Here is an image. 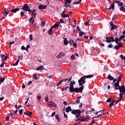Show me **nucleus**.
Instances as JSON below:
<instances>
[{
    "label": "nucleus",
    "mask_w": 125,
    "mask_h": 125,
    "mask_svg": "<svg viewBox=\"0 0 125 125\" xmlns=\"http://www.w3.org/2000/svg\"><path fill=\"white\" fill-rule=\"evenodd\" d=\"M29 38H30V41L33 40V35H32V34L30 35Z\"/></svg>",
    "instance_id": "nucleus-50"
},
{
    "label": "nucleus",
    "mask_w": 125,
    "mask_h": 125,
    "mask_svg": "<svg viewBox=\"0 0 125 125\" xmlns=\"http://www.w3.org/2000/svg\"><path fill=\"white\" fill-rule=\"evenodd\" d=\"M54 116H55V112L52 113L51 117H54Z\"/></svg>",
    "instance_id": "nucleus-62"
},
{
    "label": "nucleus",
    "mask_w": 125,
    "mask_h": 125,
    "mask_svg": "<svg viewBox=\"0 0 125 125\" xmlns=\"http://www.w3.org/2000/svg\"><path fill=\"white\" fill-rule=\"evenodd\" d=\"M32 81H29L27 83V85H30V84H32Z\"/></svg>",
    "instance_id": "nucleus-60"
},
{
    "label": "nucleus",
    "mask_w": 125,
    "mask_h": 125,
    "mask_svg": "<svg viewBox=\"0 0 125 125\" xmlns=\"http://www.w3.org/2000/svg\"><path fill=\"white\" fill-rule=\"evenodd\" d=\"M120 10L121 11H124L125 12V8L124 6L120 7Z\"/></svg>",
    "instance_id": "nucleus-31"
},
{
    "label": "nucleus",
    "mask_w": 125,
    "mask_h": 125,
    "mask_svg": "<svg viewBox=\"0 0 125 125\" xmlns=\"http://www.w3.org/2000/svg\"><path fill=\"white\" fill-rule=\"evenodd\" d=\"M71 59H72V60H74L75 57V55H72L71 56Z\"/></svg>",
    "instance_id": "nucleus-51"
},
{
    "label": "nucleus",
    "mask_w": 125,
    "mask_h": 125,
    "mask_svg": "<svg viewBox=\"0 0 125 125\" xmlns=\"http://www.w3.org/2000/svg\"><path fill=\"white\" fill-rule=\"evenodd\" d=\"M83 34H84V32L80 31V32L79 33L80 37H83Z\"/></svg>",
    "instance_id": "nucleus-43"
},
{
    "label": "nucleus",
    "mask_w": 125,
    "mask_h": 125,
    "mask_svg": "<svg viewBox=\"0 0 125 125\" xmlns=\"http://www.w3.org/2000/svg\"><path fill=\"white\" fill-rule=\"evenodd\" d=\"M32 114H33V112H30V111H27V113H26L27 116H29V115L31 116Z\"/></svg>",
    "instance_id": "nucleus-32"
},
{
    "label": "nucleus",
    "mask_w": 125,
    "mask_h": 125,
    "mask_svg": "<svg viewBox=\"0 0 125 125\" xmlns=\"http://www.w3.org/2000/svg\"><path fill=\"white\" fill-rule=\"evenodd\" d=\"M71 113L72 114H74V115H76V121L77 122H79V123H80V122H82V119H81V117H80V115H81V114L82 113V111H81V110H73Z\"/></svg>",
    "instance_id": "nucleus-4"
},
{
    "label": "nucleus",
    "mask_w": 125,
    "mask_h": 125,
    "mask_svg": "<svg viewBox=\"0 0 125 125\" xmlns=\"http://www.w3.org/2000/svg\"><path fill=\"white\" fill-rule=\"evenodd\" d=\"M47 7V5L40 4L39 5V9H45Z\"/></svg>",
    "instance_id": "nucleus-14"
},
{
    "label": "nucleus",
    "mask_w": 125,
    "mask_h": 125,
    "mask_svg": "<svg viewBox=\"0 0 125 125\" xmlns=\"http://www.w3.org/2000/svg\"><path fill=\"white\" fill-rule=\"evenodd\" d=\"M76 83V82L75 81H71L70 84H69L70 85H73V84H75Z\"/></svg>",
    "instance_id": "nucleus-40"
},
{
    "label": "nucleus",
    "mask_w": 125,
    "mask_h": 125,
    "mask_svg": "<svg viewBox=\"0 0 125 125\" xmlns=\"http://www.w3.org/2000/svg\"><path fill=\"white\" fill-rule=\"evenodd\" d=\"M118 46V47L120 48V47H122L123 45L122 44V43H119Z\"/></svg>",
    "instance_id": "nucleus-58"
},
{
    "label": "nucleus",
    "mask_w": 125,
    "mask_h": 125,
    "mask_svg": "<svg viewBox=\"0 0 125 125\" xmlns=\"http://www.w3.org/2000/svg\"><path fill=\"white\" fill-rule=\"evenodd\" d=\"M18 63H19V59H17V61L16 62V63H15L13 65V66H17L18 65Z\"/></svg>",
    "instance_id": "nucleus-30"
},
{
    "label": "nucleus",
    "mask_w": 125,
    "mask_h": 125,
    "mask_svg": "<svg viewBox=\"0 0 125 125\" xmlns=\"http://www.w3.org/2000/svg\"><path fill=\"white\" fill-rule=\"evenodd\" d=\"M111 27V31H113L114 29H117L118 28V26L117 25H114V24L113 23V22L111 21L109 23Z\"/></svg>",
    "instance_id": "nucleus-12"
},
{
    "label": "nucleus",
    "mask_w": 125,
    "mask_h": 125,
    "mask_svg": "<svg viewBox=\"0 0 125 125\" xmlns=\"http://www.w3.org/2000/svg\"><path fill=\"white\" fill-rule=\"evenodd\" d=\"M71 42H73V45L75 47H77V43H74V41H73V40H71Z\"/></svg>",
    "instance_id": "nucleus-39"
},
{
    "label": "nucleus",
    "mask_w": 125,
    "mask_h": 125,
    "mask_svg": "<svg viewBox=\"0 0 125 125\" xmlns=\"http://www.w3.org/2000/svg\"><path fill=\"white\" fill-rule=\"evenodd\" d=\"M115 20H117V17L116 16H114L112 18V21H115Z\"/></svg>",
    "instance_id": "nucleus-46"
},
{
    "label": "nucleus",
    "mask_w": 125,
    "mask_h": 125,
    "mask_svg": "<svg viewBox=\"0 0 125 125\" xmlns=\"http://www.w3.org/2000/svg\"><path fill=\"white\" fill-rule=\"evenodd\" d=\"M60 23H64V20H63L62 19H61L60 20Z\"/></svg>",
    "instance_id": "nucleus-59"
},
{
    "label": "nucleus",
    "mask_w": 125,
    "mask_h": 125,
    "mask_svg": "<svg viewBox=\"0 0 125 125\" xmlns=\"http://www.w3.org/2000/svg\"><path fill=\"white\" fill-rule=\"evenodd\" d=\"M33 78L35 80H38V78L37 77V73H34L33 74Z\"/></svg>",
    "instance_id": "nucleus-34"
},
{
    "label": "nucleus",
    "mask_w": 125,
    "mask_h": 125,
    "mask_svg": "<svg viewBox=\"0 0 125 125\" xmlns=\"http://www.w3.org/2000/svg\"><path fill=\"white\" fill-rule=\"evenodd\" d=\"M112 47H113V45H112V44H110L109 45H108V48H112Z\"/></svg>",
    "instance_id": "nucleus-55"
},
{
    "label": "nucleus",
    "mask_w": 125,
    "mask_h": 125,
    "mask_svg": "<svg viewBox=\"0 0 125 125\" xmlns=\"http://www.w3.org/2000/svg\"><path fill=\"white\" fill-rule=\"evenodd\" d=\"M115 103V101H112L111 103H110L109 104V106L110 107H112V106H113V105H114V104Z\"/></svg>",
    "instance_id": "nucleus-36"
},
{
    "label": "nucleus",
    "mask_w": 125,
    "mask_h": 125,
    "mask_svg": "<svg viewBox=\"0 0 125 125\" xmlns=\"http://www.w3.org/2000/svg\"><path fill=\"white\" fill-rule=\"evenodd\" d=\"M81 1L82 0H79V1L74 2V4H79V3H81Z\"/></svg>",
    "instance_id": "nucleus-33"
},
{
    "label": "nucleus",
    "mask_w": 125,
    "mask_h": 125,
    "mask_svg": "<svg viewBox=\"0 0 125 125\" xmlns=\"http://www.w3.org/2000/svg\"><path fill=\"white\" fill-rule=\"evenodd\" d=\"M111 101H112V99L109 98L107 100L106 102H111Z\"/></svg>",
    "instance_id": "nucleus-47"
},
{
    "label": "nucleus",
    "mask_w": 125,
    "mask_h": 125,
    "mask_svg": "<svg viewBox=\"0 0 125 125\" xmlns=\"http://www.w3.org/2000/svg\"><path fill=\"white\" fill-rule=\"evenodd\" d=\"M48 106H50V107H56V106H57V104H55V103L52 102V101H50V102H48Z\"/></svg>",
    "instance_id": "nucleus-8"
},
{
    "label": "nucleus",
    "mask_w": 125,
    "mask_h": 125,
    "mask_svg": "<svg viewBox=\"0 0 125 125\" xmlns=\"http://www.w3.org/2000/svg\"><path fill=\"white\" fill-rule=\"evenodd\" d=\"M55 118L57 120L58 122H60V117H59V115L58 114H56L55 115Z\"/></svg>",
    "instance_id": "nucleus-24"
},
{
    "label": "nucleus",
    "mask_w": 125,
    "mask_h": 125,
    "mask_svg": "<svg viewBox=\"0 0 125 125\" xmlns=\"http://www.w3.org/2000/svg\"><path fill=\"white\" fill-rule=\"evenodd\" d=\"M114 8H115V4H114L113 3L111 4V5L109 8H106L105 9L107 10H111V9H112L113 10H114Z\"/></svg>",
    "instance_id": "nucleus-13"
},
{
    "label": "nucleus",
    "mask_w": 125,
    "mask_h": 125,
    "mask_svg": "<svg viewBox=\"0 0 125 125\" xmlns=\"http://www.w3.org/2000/svg\"><path fill=\"white\" fill-rule=\"evenodd\" d=\"M72 110V108H71V106H68L66 108V112L67 113H69V112H70V111H71Z\"/></svg>",
    "instance_id": "nucleus-23"
},
{
    "label": "nucleus",
    "mask_w": 125,
    "mask_h": 125,
    "mask_svg": "<svg viewBox=\"0 0 125 125\" xmlns=\"http://www.w3.org/2000/svg\"><path fill=\"white\" fill-rule=\"evenodd\" d=\"M0 82L1 83H3V82H4V78H1L0 79Z\"/></svg>",
    "instance_id": "nucleus-49"
},
{
    "label": "nucleus",
    "mask_w": 125,
    "mask_h": 125,
    "mask_svg": "<svg viewBox=\"0 0 125 125\" xmlns=\"http://www.w3.org/2000/svg\"><path fill=\"white\" fill-rule=\"evenodd\" d=\"M61 83H62V82H61V81L59 83H57V86H58L59 85H60V84H61Z\"/></svg>",
    "instance_id": "nucleus-53"
},
{
    "label": "nucleus",
    "mask_w": 125,
    "mask_h": 125,
    "mask_svg": "<svg viewBox=\"0 0 125 125\" xmlns=\"http://www.w3.org/2000/svg\"><path fill=\"white\" fill-rule=\"evenodd\" d=\"M62 17H63V18H66V17H69V15H65L64 14V13H62V14H61Z\"/></svg>",
    "instance_id": "nucleus-25"
},
{
    "label": "nucleus",
    "mask_w": 125,
    "mask_h": 125,
    "mask_svg": "<svg viewBox=\"0 0 125 125\" xmlns=\"http://www.w3.org/2000/svg\"><path fill=\"white\" fill-rule=\"evenodd\" d=\"M65 0V7L68 8L69 7V8H71V5H70V3L72 2L71 0Z\"/></svg>",
    "instance_id": "nucleus-6"
},
{
    "label": "nucleus",
    "mask_w": 125,
    "mask_h": 125,
    "mask_svg": "<svg viewBox=\"0 0 125 125\" xmlns=\"http://www.w3.org/2000/svg\"><path fill=\"white\" fill-rule=\"evenodd\" d=\"M106 42H114V38L113 37H107L106 39Z\"/></svg>",
    "instance_id": "nucleus-9"
},
{
    "label": "nucleus",
    "mask_w": 125,
    "mask_h": 125,
    "mask_svg": "<svg viewBox=\"0 0 125 125\" xmlns=\"http://www.w3.org/2000/svg\"><path fill=\"white\" fill-rule=\"evenodd\" d=\"M122 80V77L121 76H119L118 78V80L114 79L113 80V83H114V86H115L116 88H119V84H120V82Z\"/></svg>",
    "instance_id": "nucleus-5"
},
{
    "label": "nucleus",
    "mask_w": 125,
    "mask_h": 125,
    "mask_svg": "<svg viewBox=\"0 0 125 125\" xmlns=\"http://www.w3.org/2000/svg\"><path fill=\"white\" fill-rule=\"evenodd\" d=\"M119 38H116L114 40H113V42H115L116 43H118V41H119Z\"/></svg>",
    "instance_id": "nucleus-44"
},
{
    "label": "nucleus",
    "mask_w": 125,
    "mask_h": 125,
    "mask_svg": "<svg viewBox=\"0 0 125 125\" xmlns=\"http://www.w3.org/2000/svg\"><path fill=\"white\" fill-rule=\"evenodd\" d=\"M118 88H116V86H114L113 88L116 90L117 89H119L120 90V99L118 100L116 103L115 104H117L118 102H120V101H122V99H123V95L125 94V85H122L121 86H120V84H118Z\"/></svg>",
    "instance_id": "nucleus-1"
},
{
    "label": "nucleus",
    "mask_w": 125,
    "mask_h": 125,
    "mask_svg": "<svg viewBox=\"0 0 125 125\" xmlns=\"http://www.w3.org/2000/svg\"><path fill=\"white\" fill-rule=\"evenodd\" d=\"M53 31H54L53 30V28L51 27L48 31L49 35H51V36H52V32H53Z\"/></svg>",
    "instance_id": "nucleus-19"
},
{
    "label": "nucleus",
    "mask_w": 125,
    "mask_h": 125,
    "mask_svg": "<svg viewBox=\"0 0 125 125\" xmlns=\"http://www.w3.org/2000/svg\"><path fill=\"white\" fill-rule=\"evenodd\" d=\"M44 25H45V23L44 22V21H42L41 24V26L43 27Z\"/></svg>",
    "instance_id": "nucleus-45"
},
{
    "label": "nucleus",
    "mask_w": 125,
    "mask_h": 125,
    "mask_svg": "<svg viewBox=\"0 0 125 125\" xmlns=\"http://www.w3.org/2000/svg\"><path fill=\"white\" fill-rule=\"evenodd\" d=\"M21 9L24 11H31V10L29 9V6L27 4H24Z\"/></svg>",
    "instance_id": "nucleus-7"
},
{
    "label": "nucleus",
    "mask_w": 125,
    "mask_h": 125,
    "mask_svg": "<svg viewBox=\"0 0 125 125\" xmlns=\"http://www.w3.org/2000/svg\"><path fill=\"white\" fill-rule=\"evenodd\" d=\"M8 13H9V11H8V12H6V11H5V12H3V14H4V16H5H5H6V15H8Z\"/></svg>",
    "instance_id": "nucleus-29"
},
{
    "label": "nucleus",
    "mask_w": 125,
    "mask_h": 125,
    "mask_svg": "<svg viewBox=\"0 0 125 125\" xmlns=\"http://www.w3.org/2000/svg\"><path fill=\"white\" fill-rule=\"evenodd\" d=\"M42 70H46L45 68H43V65H40L39 67L36 68L37 71H42Z\"/></svg>",
    "instance_id": "nucleus-15"
},
{
    "label": "nucleus",
    "mask_w": 125,
    "mask_h": 125,
    "mask_svg": "<svg viewBox=\"0 0 125 125\" xmlns=\"http://www.w3.org/2000/svg\"><path fill=\"white\" fill-rule=\"evenodd\" d=\"M84 86H82L79 88H74V86L73 85H70L69 91L70 92H80L81 93H83V90Z\"/></svg>",
    "instance_id": "nucleus-2"
},
{
    "label": "nucleus",
    "mask_w": 125,
    "mask_h": 125,
    "mask_svg": "<svg viewBox=\"0 0 125 125\" xmlns=\"http://www.w3.org/2000/svg\"><path fill=\"white\" fill-rule=\"evenodd\" d=\"M93 77V75H88L81 77V79L78 81L79 85H83L85 83V79H89Z\"/></svg>",
    "instance_id": "nucleus-3"
},
{
    "label": "nucleus",
    "mask_w": 125,
    "mask_h": 125,
    "mask_svg": "<svg viewBox=\"0 0 125 125\" xmlns=\"http://www.w3.org/2000/svg\"><path fill=\"white\" fill-rule=\"evenodd\" d=\"M19 113L20 115H22V114H23V109H21L19 111Z\"/></svg>",
    "instance_id": "nucleus-54"
},
{
    "label": "nucleus",
    "mask_w": 125,
    "mask_h": 125,
    "mask_svg": "<svg viewBox=\"0 0 125 125\" xmlns=\"http://www.w3.org/2000/svg\"><path fill=\"white\" fill-rule=\"evenodd\" d=\"M88 22H89V21H87L86 22H85L84 23V25H86V26H88V25H89V24H88Z\"/></svg>",
    "instance_id": "nucleus-63"
},
{
    "label": "nucleus",
    "mask_w": 125,
    "mask_h": 125,
    "mask_svg": "<svg viewBox=\"0 0 125 125\" xmlns=\"http://www.w3.org/2000/svg\"><path fill=\"white\" fill-rule=\"evenodd\" d=\"M94 19V15H91L89 17H88V20L92 21Z\"/></svg>",
    "instance_id": "nucleus-18"
},
{
    "label": "nucleus",
    "mask_w": 125,
    "mask_h": 125,
    "mask_svg": "<svg viewBox=\"0 0 125 125\" xmlns=\"http://www.w3.org/2000/svg\"><path fill=\"white\" fill-rule=\"evenodd\" d=\"M37 97L38 101H40V99L42 98V96H39V95H38Z\"/></svg>",
    "instance_id": "nucleus-41"
},
{
    "label": "nucleus",
    "mask_w": 125,
    "mask_h": 125,
    "mask_svg": "<svg viewBox=\"0 0 125 125\" xmlns=\"http://www.w3.org/2000/svg\"><path fill=\"white\" fill-rule=\"evenodd\" d=\"M34 22H35V20L33 19V18H31L29 20V23L31 25H33L34 24Z\"/></svg>",
    "instance_id": "nucleus-21"
},
{
    "label": "nucleus",
    "mask_w": 125,
    "mask_h": 125,
    "mask_svg": "<svg viewBox=\"0 0 125 125\" xmlns=\"http://www.w3.org/2000/svg\"><path fill=\"white\" fill-rule=\"evenodd\" d=\"M114 48H115V49H119V48H120L118 45H116V46H115Z\"/></svg>",
    "instance_id": "nucleus-56"
},
{
    "label": "nucleus",
    "mask_w": 125,
    "mask_h": 125,
    "mask_svg": "<svg viewBox=\"0 0 125 125\" xmlns=\"http://www.w3.org/2000/svg\"><path fill=\"white\" fill-rule=\"evenodd\" d=\"M21 49H22V50H25L26 49V48L25 47V46H22L21 47Z\"/></svg>",
    "instance_id": "nucleus-57"
},
{
    "label": "nucleus",
    "mask_w": 125,
    "mask_h": 125,
    "mask_svg": "<svg viewBox=\"0 0 125 125\" xmlns=\"http://www.w3.org/2000/svg\"><path fill=\"white\" fill-rule=\"evenodd\" d=\"M18 58L19 60V61H20V60H22L23 59V55H19L18 56Z\"/></svg>",
    "instance_id": "nucleus-26"
},
{
    "label": "nucleus",
    "mask_w": 125,
    "mask_h": 125,
    "mask_svg": "<svg viewBox=\"0 0 125 125\" xmlns=\"http://www.w3.org/2000/svg\"><path fill=\"white\" fill-rule=\"evenodd\" d=\"M84 121H85L86 122H87V121H88V118H83V119H81V122H84Z\"/></svg>",
    "instance_id": "nucleus-35"
},
{
    "label": "nucleus",
    "mask_w": 125,
    "mask_h": 125,
    "mask_svg": "<svg viewBox=\"0 0 125 125\" xmlns=\"http://www.w3.org/2000/svg\"><path fill=\"white\" fill-rule=\"evenodd\" d=\"M117 3L119 4V5H120V6H121V7L123 6V2L119 1Z\"/></svg>",
    "instance_id": "nucleus-42"
},
{
    "label": "nucleus",
    "mask_w": 125,
    "mask_h": 125,
    "mask_svg": "<svg viewBox=\"0 0 125 125\" xmlns=\"http://www.w3.org/2000/svg\"><path fill=\"white\" fill-rule=\"evenodd\" d=\"M19 10H20V9L19 8H16L13 9H12L10 11V12H14V13H16V12H17V11H19Z\"/></svg>",
    "instance_id": "nucleus-17"
},
{
    "label": "nucleus",
    "mask_w": 125,
    "mask_h": 125,
    "mask_svg": "<svg viewBox=\"0 0 125 125\" xmlns=\"http://www.w3.org/2000/svg\"><path fill=\"white\" fill-rule=\"evenodd\" d=\"M5 63V62H3L2 61V63H1V64H0V67H3V65H4V64Z\"/></svg>",
    "instance_id": "nucleus-48"
},
{
    "label": "nucleus",
    "mask_w": 125,
    "mask_h": 125,
    "mask_svg": "<svg viewBox=\"0 0 125 125\" xmlns=\"http://www.w3.org/2000/svg\"><path fill=\"white\" fill-rule=\"evenodd\" d=\"M65 55H66V54L64 53L61 52L57 56V58L59 59V58H61L62 56H65Z\"/></svg>",
    "instance_id": "nucleus-16"
},
{
    "label": "nucleus",
    "mask_w": 125,
    "mask_h": 125,
    "mask_svg": "<svg viewBox=\"0 0 125 125\" xmlns=\"http://www.w3.org/2000/svg\"><path fill=\"white\" fill-rule=\"evenodd\" d=\"M60 25V23L58 22L57 23L55 24L52 27L53 28V29H54V28H58Z\"/></svg>",
    "instance_id": "nucleus-20"
},
{
    "label": "nucleus",
    "mask_w": 125,
    "mask_h": 125,
    "mask_svg": "<svg viewBox=\"0 0 125 125\" xmlns=\"http://www.w3.org/2000/svg\"><path fill=\"white\" fill-rule=\"evenodd\" d=\"M120 1V0H114V3H118Z\"/></svg>",
    "instance_id": "nucleus-52"
},
{
    "label": "nucleus",
    "mask_w": 125,
    "mask_h": 125,
    "mask_svg": "<svg viewBox=\"0 0 125 125\" xmlns=\"http://www.w3.org/2000/svg\"><path fill=\"white\" fill-rule=\"evenodd\" d=\"M71 80H72V77L70 78V79H63L62 80H61L62 83H70L71 82Z\"/></svg>",
    "instance_id": "nucleus-11"
},
{
    "label": "nucleus",
    "mask_w": 125,
    "mask_h": 125,
    "mask_svg": "<svg viewBox=\"0 0 125 125\" xmlns=\"http://www.w3.org/2000/svg\"><path fill=\"white\" fill-rule=\"evenodd\" d=\"M45 102L47 103L48 102V95H46L44 98Z\"/></svg>",
    "instance_id": "nucleus-28"
},
{
    "label": "nucleus",
    "mask_w": 125,
    "mask_h": 125,
    "mask_svg": "<svg viewBox=\"0 0 125 125\" xmlns=\"http://www.w3.org/2000/svg\"><path fill=\"white\" fill-rule=\"evenodd\" d=\"M80 103V100H77L75 102H74L73 104H79Z\"/></svg>",
    "instance_id": "nucleus-38"
},
{
    "label": "nucleus",
    "mask_w": 125,
    "mask_h": 125,
    "mask_svg": "<svg viewBox=\"0 0 125 125\" xmlns=\"http://www.w3.org/2000/svg\"><path fill=\"white\" fill-rule=\"evenodd\" d=\"M63 104H64V105H67L68 104H67V103L66 101H64V102H63Z\"/></svg>",
    "instance_id": "nucleus-64"
},
{
    "label": "nucleus",
    "mask_w": 125,
    "mask_h": 125,
    "mask_svg": "<svg viewBox=\"0 0 125 125\" xmlns=\"http://www.w3.org/2000/svg\"><path fill=\"white\" fill-rule=\"evenodd\" d=\"M64 114V118H66L67 119V118H68V116H67V114H65L64 112H63Z\"/></svg>",
    "instance_id": "nucleus-61"
},
{
    "label": "nucleus",
    "mask_w": 125,
    "mask_h": 125,
    "mask_svg": "<svg viewBox=\"0 0 125 125\" xmlns=\"http://www.w3.org/2000/svg\"><path fill=\"white\" fill-rule=\"evenodd\" d=\"M30 12H31V13H32L33 15H35V16H36V10H33L32 11H30Z\"/></svg>",
    "instance_id": "nucleus-37"
},
{
    "label": "nucleus",
    "mask_w": 125,
    "mask_h": 125,
    "mask_svg": "<svg viewBox=\"0 0 125 125\" xmlns=\"http://www.w3.org/2000/svg\"><path fill=\"white\" fill-rule=\"evenodd\" d=\"M63 42H64V44H65V45H67L68 44V43H69V42H68V41L67 40V39L63 38Z\"/></svg>",
    "instance_id": "nucleus-22"
},
{
    "label": "nucleus",
    "mask_w": 125,
    "mask_h": 125,
    "mask_svg": "<svg viewBox=\"0 0 125 125\" xmlns=\"http://www.w3.org/2000/svg\"><path fill=\"white\" fill-rule=\"evenodd\" d=\"M107 79H109L110 81H113L114 80V78L112 76H111L110 75H109L107 77Z\"/></svg>",
    "instance_id": "nucleus-27"
},
{
    "label": "nucleus",
    "mask_w": 125,
    "mask_h": 125,
    "mask_svg": "<svg viewBox=\"0 0 125 125\" xmlns=\"http://www.w3.org/2000/svg\"><path fill=\"white\" fill-rule=\"evenodd\" d=\"M1 58L3 62L7 60V55L4 54H1Z\"/></svg>",
    "instance_id": "nucleus-10"
}]
</instances>
